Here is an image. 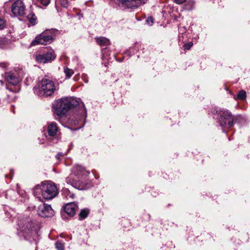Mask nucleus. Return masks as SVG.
I'll return each instance as SVG.
<instances>
[{"instance_id": "c85d7f7f", "label": "nucleus", "mask_w": 250, "mask_h": 250, "mask_svg": "<svg viewBox=\"0 0 250 250\" xmlns=\"http://www.w3.org/2000/svg\"><path fill=\"white\" fill-rule=\"evenodd\" d=\"M189 3L191 4V7L189 8V9H192V5L194 4V2L193 1H190L189 2Z\"/></svg>"}, {"instance_id": "f8f14e48", "label": "nucleus", "mask_w": 250, "mask_h": 250, "mask_svg": "<svg viewBox=\"0 0 250 250\" xmlns=\"http://www.w3.org/2000/svg\"><path fill=\"white\" fill-rule=\"evenodd\" d=\"M58 127L56 123L52 122L48 124L47 127V132L50 136L54 137L57 135L58 132Z\"/></svg>"}, {"instance_id": "f257e3e1", "label": "nucleus", "mask_w": 250, "mask_h": 250, "mask_svg": "<svg viewBox=\"0 0 250 250\" xmlns=\"http://www.w3.org/2000/svg\"><path fill=\"white\" fill-rule=\"evenodd\" d=\"M73 173L71 174L66 179V182L72 185L73 187L80 190L86 188L84 183L80 181L79 179L87 176L89 172L80 165H76L73 168Z\"/></svg>"}, {"instance_id": "7ed1b4c3", "label": "nucleus", "mask_w": 250, "mask_h": 250, "mask_svg": "<svg viewBox=\"0 0 250 250\" xmlns=\"http://www.w3.org/2000/svg\"><path fill=\"white\" fill-rule=\"evenodd\" d=\"M78 102L72 98H65L59 99L54 106L55 113L61 117L64 115L69 109L75 107L78 104Z\"/></svg>"}, {"instance_id": "9d476101", "label": "nucleus", "mask_w": 250, "mask_h": 250, "mask_svg": "<svg viewBox=\"0 0 250 250\" xmlns=\"http://www.w3.org/2000/svg\"><path fill=\"white\" fill-rule=\"evenodd\" d=\"M55 58L53 52H47L41 55H37L36 57V60L41 63H45Z\"/></svg>"}, {"instance_id": "f3484780", "label": "nucleus", "mask_w": 250, "mask_h": 250, "mask_svg": "<svg viewBox=\"0 0 250 250\" xmlns=\"http://www.w3.org/2000/svg\"><path fill=\"white\" fill-rule=\"evenodd\" d=\"M89 213V210L87 209H82L79 213V219H85Z\"/></svg>"}, {"instance_id": "4468645a", "label": "nucleus", "mask_w": 250, "mask_h": 250, "mask_svg": "<svg viewBox=\"0 0 250 250\" xmlns=\"http://www.w3.org/2000/svg\"><path fill=\"white\" fill-rule=\"evenodd\" d=\"M5 77L7 82L12 85H16L19 82V78L12 73L6 74Z\"/></svg>"}, {"instance_id": "1a4fd4ad", "label": "nucleus", "mask_w": 250, "mask_h": 250, "mask_svg": "<svg viewBox=\"0 0 250 250\" xmlns=\"http://www.w3.org/2000/svg\"><path fill=\"white\" fill-rule=\"evenodd\" d=\"M18 225L21 230L25 232L31 230L33 227V223L29 217L20 220Z\"/></svg>"}, {"instance_id": "a878e982", "label": "nucleus", "mask_w": 250, "mask_h": 250, "mask_svg": "<svg viewBox=\"0 0 250 250\" xmlns=\"http://www.w3.org/2000/svg\"><path fill=\"white\" fill-rule=\"evenodd\" d=\"M5 25V22L4 20L0 18V29H2L4 27Z\"/></svg>"}, {"instance_id": "4be33fe9", "label": "nucleus", "mask_w": 250, "mask_h": 250, "mask_svg": "<svg viewBox=\"0 0 250 250\" xmlns=\"http://www.w3.org/2000/svg\"><path fill=\"white\" fill-rule=\"evenodd\" d=\"M58 2L63 7H67L68 5L67 0H57Z\"/></svg>"}, {"instance_id": "dca6fc26", "label": "nucleus", "mask_w": 250, "mask_h": 250, "mask_svg": "<svg viewBox=\"0 0 250 250\" xmlns=\"http://www.w3.org/2000/svg\"><path fill=\"white\" fill-rule=\"evenodd\" d=\"M29 21L32 24L35 25L37 23V17L34 14H30L27 17Z\"/></svg>"}, {"instance_id": "ddd939ff", "label": "nucleus", "mask_w": 250, "mask_h": 250, "mask_svg": "<svg viewBox=\"0 0 250 250\" xmlns=\"http://www.w3.org/2000/svg\"><path fill=\"white\" fill-rule=\"evenodd\" d=\"M77 206L75 204L71 203L67 204L64 207L65 212L70 216H73L75 214Z\"/></svg>"}, {"instance_id": "9b49d317", "label": "nucleus", "mask_w": 250, "mask_h": 250, "mask_svg": "<svg viewBox=\"0 0 250 250\" xmlns=\"http://www.w3.org/2000/svg\"><path fill=\"white\" fill-rule=\"evenodd\" d=\"M123 5L129 8H136L138 7L142 3H145V2H142V0H118Z\"/></svg>"}, {"instance_id": "cd10ccee", "label": "nucleus", "mask_w": 250, "mask_h": 250, "mask_svg": "<svg viewBox=\"0 0 250 250\" xmlns=\"http://www.w3.org/2000/svg\"><path fill=\"white\" fill-rule=\"evenodd\" d=\"M7 64L5 62L0 63V66L3 68H5L7 67Z\"/></svg>"}, {"instance_id": "6e6552de", "label": "nucleus", "mask_w": 250, "mask_h": 250, "mask_svg": "<svg viewBox=\"0 0 250 250\" xmlns=\"http://www.w3.org/2000/svg\"><path fill=\"white\" fill-rule=\"evenodd\" d=\"M38 214L42 217H50L53 215L54 210L51 206L42 204L39 206Z\"/></svg>"}, {"instance_id": "aec40b11", "label": "nucleus", "mask_w": 250, "mask_h": 250, "mask_svg": "<svg viewBox=\"0 0 250 250\" xmlns=\"http://www.w3.org/2000/svg\"><path fill=\"white\" fill-rule=\"evenodd\" d=\"M193 43L192 42H189L188 43H185L183 46V49L184 50H189L191 47L192 46Z\"/></svg>"}, {"instance_id": "7c9ffc66", "label": "nucleus", "mask_w": 250, "mask_h": 250, "mask_svg": "<svg viewBox=\"0 0 250 250\" xmlns=\"http://www.w3.org/2000/svg\"><path fill=\"white\" fill-rule=\"evenodd\" d=\"M0 83H1V84H3V81H2V80H0Z\"/></svg>"}, {"instance_id": "393cba45", "label": "nucleus", "mask_w": 250, "mask_h": 250, "mask_svg": "<svg viewBox=\"0 0 250 250\" xmlns=\"http://www.w3.org/2000/svg\"><path fill=\"white\" fill-rule=\"evenodd\" d=\"M65 191H66V193L68 192V194L66 196V198H74V195L73 193H71L66 189H65L64 190V192H65Z\"/></svg>"}, {"instance_id": "5701e85b", "label": "nucleus", "mask_w": 250, "mask_h": 250, "mask_svg": "<svg viewBox=\"0 0 250 250\" xmlns=\"http://www.w3.org/2000/svg\"><path fill=\"white\" fill-rule=\"evenodd\" d=\"M146 21L148 25H151L153 23V19L152 17H149L147 19Z\"/></svg>"}, {"instance_id": "2eb2a0df", "label": "nucleus", "mask_w": 250, "mask_h": 250, "mask_svg": "<svg viewBox=\"0 0 250 250\" xmlns=\"http://www.w3.org/2000/svg\"><path fill=\"white\" fill-rule=\"evenodd\" d=\"M95 39L97 44L101 46H107L110 44L109 40L107 38L104 37L96 38Z\"/></svg>"}, {"instance_id": "6ab92c4d", "label": "nucleus", "mask_w": 250, "mask_h": 250, "mask_svg": "<svg viewBox=\"0 0 250 250\" xmlns=\"http://www.w3.org/2000/svg\"><path fill=\"white\" fill-rule=\"evenodd\" d=\"M237 98L241 100H244L246 98V92L244 90H241L237 94Z\"/></svg>"}, {"instance_id": "20e7f679", "label": "nucleus", "mask_w": 250, "mask_h": 250, "mask_svg": "<svg viewBox=\"0 0 250 250\" xmlns=\"http://www.w3.org/2000/svg\"><path fill=\"white\" fill-rule=\"evenodd\" d=\"M55 90L54 82L47 78L42 79L38 87L35 88V93L41 97L50 96Z\"/></svg>"}, {"instance_id": "423d86ee", "label": "nucleus", "mask_w": 250, "mask_h": 250, "mask_svg": "<svg viewBox=\"0 0 250 250\" xmlns=\"http://www.w3.org/2000/svg\"><path fill=\"white\" fill-rule=\"evenodd\" d=\"M219 123L223 128H229L233 125V118L230 112L223 111L219 118Z\"/></svg>"}, {"instance_id": "c756f323", "label": "nucleus", "mask_w": 250, "mask_h": 250, "mask_svg": "<svg viewBox=\"0 0 250 250\" xmlns=\"http://www.w3.org/2000/svg\"><path fill=\"white\" fill-rule=\"evenodd\" d=\"M62 154H58V156H57V158H58V159H59V156H62Z\"/></svg>"}, {"instance_id": "0eeeda50", "label": "nucleus", "mask_w": 250, "mask_h": 250, "mask_svg": "<svg viewBox=\"0 0 250 250\" xmlns=\"http://www.w3.org/2000/svg\"><path fill=\"white\" fill-rule=\"evenodd\" d=\"M12 13L16 16L22 17L25 14V7L22 1L16 0L11 7Z\"/></svg>"}, {"instance_id": "b1692460", "label": "nucleus", "mask_w": 250, "mask_h": 250, "mask_svg": "<svg viewBox=\"0 0 250 250\" xmlns=\"http://www.w3.org/2000/svg\"><path fill=\"white\" fill-rule=\"evenodd\" d=\"M39 2L42 4L44 6H47L50 0H37Z\"/></svg>"}, {"instance_id": "a211bd4d", "label": "nucleus", "mask_w": 250, "mask_h": 250, "mask_svg": "<svg viewBox=\"0 0 250 250\" xmlns=\"http://www.w3.org/2000/svg\"><path fill=\"white\" fill-rule=\"evenodd\" d=\"M64 72L65 74L66 77L68 79L70 78L74 74V71L72 69H69L67 67L64 69Z\"/></svg>"}, {"instance_id": "39448f33", "label": "nucleus", "mask_w": 250, "mask_h": 250, "mask_svg": "<svg viewBox=\"0 0 250 250\" xmlns=\"http://www.w3.org/2000/svg\"><path fill=\"white\" fill-rule=\"evenodd\" d=\"M53 39L54 36L52 33L43 32L36 37L35 40L31 42V45L34 46L38 44L45 45L51 43Z\"/></svg>"}, {"instance_id": "bb28decb", "label": "nucleus", "mask_w": 250, "mask_h": 250, "mask_svg": "<svg viewBox=\"0 0 250 250\" xmlns=\"http://www.w3.org/2000/svg\"><path fill=\"white\" fill-rule=\"evenodd\" d=\"M177 4H181L184 3L186 0H173Z\"/></svg>"}, {"instance_id": "412c9836", "label": "nucleus", "mask_w": 250, "mask_h": 250, "mask_svg": "<svg viewBox=\"0 0 250 250\" xmlns=\"http://www.w3.org/2000/svg\"><path fill=\"white\" fill-rule=\"evenodd\" d=\"M56 247L58 250H64L63 245L59 242H57L56 243Z\"/></svg>"}, {"instance_id": "f03ea898", "label": "nucleus", "mask_w": 250, "mask_h": 250, "mask_svg": "<svg viewBox=\"0 0 250 250\" xmlns=\"http://www.w3.org/2000/svg\"><path fill=\"white\" fill-rule=\"evenodd\" d=\"M36 194H41L45 200H51L58 194V190L55 184L50 181H44L37 185L34 189Z\"/></svg>"}]
</instances>
